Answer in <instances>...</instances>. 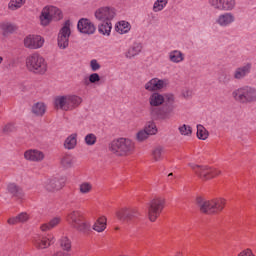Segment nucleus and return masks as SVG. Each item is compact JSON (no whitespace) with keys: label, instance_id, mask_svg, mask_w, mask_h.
<instances>
[{"label":"nucleus","instance_id":"412c9836","mask_svg":"<svg viewBox=\"0 0 256 256\" xmlns=\"http://www.w3.org/2000/svg\"><path fill=\"white\" fill-rule=\"evenodd\" d=\"M165 103V96L159 92H153L149 97L150 109H158Z\"/></svg>","mask_w":256,"mask_h":256},{"label":"nucleus","instance_id":"79ce46f5","mask_svg":"<svg viewBox=\"0 0 256 256\" xmlns=\"http://www.w3.org/2000/svg\"><path fill=\"white\" fill-rule=\"evenodd\" d=\"M86 145L93 146L97 143V136L93 133L87 134L84 138Z\"/></svg>","mask_w":256,"mask_h":256},{"label":"nucleus","instance_id":"3c124183","mask_svg":"<svg viewBox=\"0 0 256 256\" xmlns=\"http://www.w3.org/2000/svg\"><path fill=\"white\" fill-rule=\"evenodd\" d=\"M166 101L170 105H173V103H175V96L173 94L166 95Z\"/></svg>","mask_w":256,"mask_h":256},{"label":"nucleus","instance_id":"2eb2a0df","mask_svg":"<svg viewBox=\"0 0 256 256\" xmlns=\"http://www.w3.org/2000/svg\"><path fill=\"white\" fill-rule=\"evenodd\" d=\"M77 29L80 33H83L84 35H93L95 31H97L95 24H93V22H91V20L87 18H81L78 21Z\"/></svg>","mask_w":256,"mask_h":256},{"label":"nucleus","instance_id":"c9c22d12","mask_svg":"<svg viewBox=\"0 0 256 256\" xmlns=\"http://www.w3.org/2000/svg\"><path fill=\"white\" fill-rule=\"evenodd\" d=\"M198 139L205 141L209 137V131L205 128V126L198 124L197 125V133H196Z\"/></svg>","mask_w":256,"mask_h":256},{"label":"nucleus","instance_id":"4be33fe9","mask_svg":"<svg viewBox=\"0 0 256 256\" xmlns=\"http://www.w3.org/2000/svg\"><path fill=\"white\" fill-rule=\"evenodd\" d=\"M252 67L253 65L251 63H246L243 66L236 68V70L234 71V79H245V77H247V75L251 73Z\"/></svg>","mask_w":256,"mask_h":256},{"label":"nucleus","instance_id":"f03ea898","mask_svg":"<svg viewBox=\"0 0 256 256\" xmlns=\"http://www.w3.org/2000/svg\"><path fill=\"white\" fill-rule=\"evenodd\" d=\"M83 103V98L75 94L59 95L54 97V109L60 111H75Z\"/></svg>","mask_w":256,"mask_h":256},{"label":"nucleus","instance_id":"b1692460","mask_svg":"<svg viewBox=\"0 0 256 256\" xmlns=\"http://www.w3.org/2000/svg\"><path fill=\"white\" fill-rule=\"evenodd\" d=\"M31 216L27 212H21L17 216L10 217L7 220L8 225H18V223H27Z\"/></svg>","mask_w":256,"mask_h":256},{"label":"nucleus","instance_id":"423d86ee","mask_svg":"<svg viewBox=\"0 0 256 256\" xmlns=\"http://www.w3.org/2000/svg\"><path fill=\"white\" fill-rule=\"evenodd\" d=\"M226 205L227 200H225V198H215L200 203V211L201 213H207L208 215L221 213V211L225 209Z\"/></svg>","mask_w":256,"mask_h":256},{"label":"nucleus","instance_id":"a878e982","mask_svg":"<svg viewBox=\"0 0 256 256\" xmlns=\"http://www.w3.org/2000/svg\"><path fill=\"white\" fill-rule=\"evenodd\" d=\"M47 112V105L43 102H37L32 106V113L37 117H43Z\"/></svg>","mask_w":256,"mask_h":256},{"label":"nucleus","instance_id":"f257e3e1","mask_svg":"<svg viewBox=\"0 0 256 256\" xmlns=\"http://www.w3.org/2000/svg\"><path fill=\"white\" fill-rule=\"evenodd\" d=\"M66 222L72 229L82 233V235H89L91 233V223L85 218V214L80 210H72L66 215Z\"/></svg>","mask_w":256,"mask_h":256},{"label":"nucleus","instance_id":"8fccbe9b","mask_svg":"<svg viewBox=\"0 0 256 256\" xmlns=\"http://www.w3.org/2000/svg\"><path fill=\"white\" fill-rule=\"evenodd\" d=\"M4 133H13L15 131V125L13 123H8L3 128Z\"/></svg>","mask_w":256,"mask_h":256},{"label":"nucleus","instance_id":"f8f14e48","mask_svg":"<svg viewBox=\"0 0 256 256\" xmlns=\"http://www.w3.org/2000/svg\"><path fill=\"white\" fill-rule=\"evenodd\" d=\"M208 5L215 11H233L237 3L235 0H208Z\"/></svg>","mask_w":256,"mask_h":256},{"label":"nucleus","instance_id":"2f4dec72","mask_svg":"<svg viewBox=\"0 0 256 256\" xmlns=\"http://www.w3.org/2000/svg\"><path fill=\"white\" fill-rule=\"evenodd\" d=\"M64 147L68 150L75 149L77 147V133L69 135L64 141Z\"/></svg>","mask_w":256,"mask_h":256},{"label":"nucleus","instance_id":"f704fd0d","mask_svg":"<svg viewBox=\"0 0 256 256\" xmlns=\"http://www.w3.org/2000/svg\"><path fill=\"white\" fill-rule=\"evenodd\" d=\"M79 193L81 195H89L93 191V183L84 181L79 184Z\"/></svg>","mask_w":256,"mask_h":256},{"label":"nucleus","instance_id":"f3484780","mask_svg":"<svg viewBox=\"0 0 256 256\" xmlns=\"http://www.w3.org/2000/svg\"><path fill=\"white\" fill-rule=\"evenodd\" d=\"M24 159L32 163H41L45 159V153L39 149H29L24 152Z\"/></svg>","mask_w":256,"mask_h":256},{"label":"nucleus","instance_id":"473e14b6","mask_svg":"<svg viewBox=\"0 0 256 256\" xmlns=\"http://www.w3.org/2000/svg\"><path fill=\"white\" fill-rule=\"evenodd\" d=\"M61 165L64 169H71L75 165V157L70 154H66L61 159Z\"/></svg>","mask_w":256,"mask_h":256},{"label":"nucleus","instance_id":"a19ab883","mask_svg":"<svg viewBox=\"0 0 256 256\" xmlns=\"http://www.w3.org/2000/svg\"><path fill=\"white\" fill-rule=\"evenodd\" d=\"M178 131L181 135H184L186 137H191V135H193V128H191V126L187 124L179 126Z\"/></svg>","mask_w":256,"mask_h":256},{"label":"nucleus","instance_id":"7c9ffc66","mask_svg":"<svg viewBox=\"0 0 256 256\" xmlns=\"http://www.w3.org/2000/svg\"><path fill=\"white\" fill-rule=\"evenodd\" d=\"M169 60L172 63H181L185 61V55L179 50H174L169 53Z\"/></svg>","mask_w":256,"mask_h":256},{"label":"nucleus","instance_id":"dca6fc26","mask_svg":"<svg viewBox=\"0 0 256 256\" xmlns=\"http://www.w3.org/2000/svg\"><path fill=\"white\" fill-rule=\"evenodd\" d=\"M116 217L120 221H131L139 217V212L135 208H122L116 212Z\"/></svg>","mask_w":256,"mask_h":256},{"label":"nucleus","instance_id":"39448f33","mask_svg":"<svg viewBox=\"0 0 256 256\" xmlns=\"http://www.w3.org/2000/svg\"><path fill=\"white\" fill-rule=\"evenodd\" d=\"M232 97L238 103L247 104L255 103L256 89L251 86H243L232 92Z\"/></svg>","mask_w":256,"mask_h":256},{"label":"nucleus","instance_id":"c85d7f7f","mask_svg":"<svg viewBox=\"0 0 256 256\" xmlns=\"http://www.w3.org/2000/svg\"><path fill=\"white\" fill-rule=\"evenodd\" d=\"M116 31L120 35H125V33H129V31H131V24L122 20L116 24Z\"/></svg>","mask_w":256,"mask_h":256},{"label":"nucleus","instance_id":"6e6552de","mask_svg":"<svg viewBox=\"0 0 256 256\" xmlns=\"http://www.w3.org/2000/svg\"><path fill=\"white\" fill-rule=\"evenodd\" d=\"M191 168L202 181H209L221 175V170L209 166L192 165Z\"/></svg>","mask_w":256,"mask_h":256},{"label":"nucleus","instance_id":"aec40b11","mask_svg":"<svg viewBox=\"0 0 256 256\" xmlns=\"http://www.w3.org/2000/svg\"><path fill=\"white\" fill-rule=\"evenodd\" d=\"M165 85V80H161L159 78H152L144 85V89H146V91L154 93L155 91H161V89H163Z\"/></svg>","mask_w":256,"mask_h":256},{"label":"nucleus","instance_id":"ea45409f","mask_svg":"<svg viewBox=\"0 0 256 256\" xmlns=\"http://www.w3.org/2000/svg\"><path fill=\"white\" fill-rule=\"evenodd\" d=\"M0 29H2L4 33H15V31H17V26L10 22H2L0 23Z\"/></svg>","mask_w":256,"mask_h":256},{"label":"nucleus","instance_id":"c03bdc74","mask_svg":"<svg viewBox=\"0 0 256 256\" xmlns=\"http://www.w3.org/2000/svg\"><path fill=\"white\" fill-rule=\"evenodd\" d=\"M145 130L150 135H155L157 133V125H155V122H148L146 124Z\"/></svg>","mask_w":256,"mask_h":256},{"label":"nucleus","instance_id":"9d476101","mask_svg":"<svg viewBox=\"0 0 256 256\" xmlns=\"http://www.w3.org/2000/svg\"><path fill=\"white\" fill-rule=\"evenodd\" d=\"M69 37H71V22L67 20L58 33L59 49H67L69 47Z\"/></svg>","mask_w":256,"mask_h":256},{"label":"nucleus","instance_id":"5701e85b","mask_svg":"<svg viewBox=\"0 0 256 256\" xmlns=\"http://www.w3.org/2000/svg\"><path fill=\"white\" fill-rule=\"evenodd\" d=\"M7 191L10 192L12 197L17 198L20 201H23L25 199V192H23V189L15 183H10L7 186Z\"/></svg>","mask_w":256,"mask_h":256},{"label":"nucleus","instance_id":"1a4fd4ad","mask_svg":"<svg viewBox=\"0 0 256 256\" xmlns=\"http://www.w3.org/2000/svg\"><path fill=\"white\" fill-rule=\"evenodd\" d=\"M163 209H165V200L163 198L156 197L152 199L148 206V219L155 223L163 213Z\"/></svg>","mask_w":256,"mask_h":256},{"label":"nucleus","instance_id":"09e8293b","mask_svg":"<svg viewBox=\"0 0 256 256\" xmlns=\"http://www.w3.org/2000/svg\"><path fill=\"white\" fill-rule=\"evenodd\" d=\"M90 67L92 71H99L101 69V64H99L96 59H93L90 62Z\"/></svg>","mask_w":256,"mask_h":256},{"label":"nucleus","instance_id":"a18cd8bd","mask_svg":"<svg viewBox=\"0 0 256 256\" xmlns=\"http://www.w3.org/2000/svg\"><path fill=\"white\" fill-rule=\"evenodd\" d=\"M45 189L47 191H57V187L55 186V183L53 182V178L52 179H48L45 182Z\"/></svg>","mask_w":256,"mask_h":256},{"label":"nucleus","instance_id":"a211bd4d","mask_svg":"<svg viewBox=\"0 0 256 256\" xmlns=\"http://www.w3.org/2000/svg\"><path fill=\"white\" fill-rule=\"evenodd\" d=\"M235 21H236L235 14L231 12L222 13L216 19V23L220 27H230V25H233Z\"/></svg>","mask_w":256,"mask_h":256},{"label":"nucleus","instance_id":"6ab92c4d","mask_svg":"<svg viewBox=\"0 0 256 256\" xmlns=\"http://www.w3.org/2000/svg\"><path fill=\"white\" fill-rule=\"evenodd\" d=\"M173 113V107L150 108V115L156 119H169Z\"/></svg>","mask_w":256,"mask_h":256},{"label":"nucleus","instance_id":"0eeeda50","mask_svg":"<svg viewBox=\"0 0 256 256\" xmlns=\"http://www.w3.org/2000/svg\"><path fill=\"white\" fill-rule=\"evenodd\" d=\"M53 19L56 21L63 19V12H61V9L55 6H47L43 8L40 15L41 25H43V27H47V25H49Z\"/></svg>","mask_w":256,"mask_h":256},{"label":"nucleus","instance_id":"bb28decb","mask_svg":"<svg viewBox=\"0 0 256 256\" xmlns=\"http://www.w3.org/2000/svg\"><path fill=\"white\" fill-rule=\"evenodd\" d=\"M59 223H61V217H54L48 223L42 224L40 229L41 231H51V229H55Z\"/></svg>","mask_w":256,"mask_h":256},{"label":"nucleus","instance_id":"20e7f679","mask_svg":"<svg viewBox=\"0 0 256 256\" xmlns=\"http://www.w3.org/2000/svg\"><path fill=\"white\" fill-rule=\"evenodd\" d=\"M26 67L37 75H45L47 73V61L39 53H33L26 58Z\"/></svg>","mask_w":256,"mask_h":256},{"label":"nucleus","instance_id":"9b49d317","mask_svg":"<svg viewBox=\"0 0 256 256\" xmlns=\"http://www.w3.org/2000/svg\"><path fill=\"white\" fill-rule=\"evenodd\" d=\"M95 18L97 21L103 22H111L113 19H115V15L117 13L115 12V8L105 6V7H100L95 11Z\"/></svg>","mask_w":256,"mask_h":256},{"label":"nucleus","instance_id":"7ed1b4c3","mask_svg":"<svg viewBox=\"0 0 256 256\" xmlns=\"http://www.w3.org/2000/svg\"><path fill=\"white\" fill-rule=\"evenodd\" d=\"M109 151L117 157H127L135 152V143L129 138L114 139L109 144Z\"/></svg>","mask_w":256,"mask_h":256},{"label":"nucleus","instance_id":"de8ad7c7","mask_svg":"<svg viewBox=\"0 0 256 256\" xmlns=\"http://www.w3.org/2000/svg\"><path fill=\"white\" fill-rule=\"evenodd\" d=\"M88 79L89 83H99V81H101V76H99L97 73H92Z\"/></svg>","mask_w":256,"mask_h":256},{"label":"nucleus","instance_id":"ddd939ff","mask_svg":"<svg viewBox=\"0 0 256 256\" xmlns=\"http://www.w3.org/2000/svg\"><path fill=\"white\" fill-rule=\"evenodd\" d=\"M32 243L36 249H48L52 243H55V237L51 234L47 236L36 235L33 237Z\"/></svg>","mask_w":256,"mask_h":256},{"label":"nucleus","instance_id":"e433bc0d","mask_svg":"<svg viewBox=\"0 0 256 256\" xmlns=\"http://www.w3.org/2000/svg\"><path fill=\"white\" fill-rule=\"evenodd\" d=\"M168 3H169V0H156L152 8L154 13H159L160 11H163V9L167 7Z\"/></svg>","mask_w":256,"mask_h":256},{"label":"nucleus","instance_id":"603ef678","mask_svg":"<svg viewBox=\"0 0 256 256\" xmlns=\"http://www.w3.org/2000/svg\"><path fill=\"white\" fill-rule=\"evenodd\" d=\"M169 179H173V173L168 174Z\"/></svg>","mask_w":256,"mask_h":256},{"label":"nucleus","instance_id":"c756f323","mask_svg":"<svg viewBox=\"0 0 256 256\" xmlns=\"http://www.w3.org/2000/svg\"><path fill=\"white\" fill-rule=\"evenodd\" d=\"M142 49L143 45H141V43H134L133 46L128 49L126 57H128V59H131L132 57L139 55Z\"/></svg>","mask_w":256,"mask_h":256},{"label":"nucleus","instance_id":"58836bf2","mask_svg":"<svg viewBox=\"0 0 256 256\" xmlns=\"http://www.w3.org/2000/svg\"><path fill=\"white\" fill-rule=\"evenodd\" d=\"M26 1L27 0H10L8 9H10V11H17V9H21V7L25 5Z\"/></svg>","mask_w":256,"mask_h":256},{"label":"nucleus","instance_id":"49530a36","mask_svg":"<svg viewBox=\"0 0 256 256\" xmlns=\"http://www.w3.org/2000/svg\"><path fill=\"white\" fill-rule=\"evenodd\" d=\"M149 135H151L150 133H148L145 129L144 130H140L136 137L139 141H145V139H147L149 137Z\"/></svg>","mask_w":256,"mask_h":256},{"label":"nucleus","instance_id":"864d4df0","mask_svg":"<svg viewBox=\"0 0 256 256\" xmlns=\"http://www.w3.org/2000/svg\"><path fill=\"white\" fill-rule=\"evenodd\" d=\"M3 63V58L0 56V65Z\"/></svg>","mask_w":256,"mask_h":256},{"label":"nucleus","instance_id":"4c0bfd02","mask_svg":"<svg viewBox=\"0 0 256 256\" xmlns=\"http://www.w3.org/2000/svg\"><path fill=\"white\" fill-rule=\"evenodd\" d=\"M60 243V247L61 249H63V251H71V247H72V243H71V239H69V237L67 236H62L59 240Z\"/></svg>","mask_w":256,"mask_h":256},{"label":"nucleus","instance_id":"72a5a7b5","mask_svg":"<svg viewBox=\"0 0 256 256\" xmlns=\"http://www.w3.org/2000/svg\"><path fill=\"white\" fill-rule=\"evenodd\" d=\"M111 29H113V24L111 22H102L98 26L99 33H101V35H107V37L111 35Z\"/></svg>","mask_w":256,"mask_h":256},{"label":"nucleus","instance_id":"393cba45","mask_svg":"<svg viewBox=\"0 0 256 256\" xmlns=\"http://www.w3.org/2000/svg\"><path fill=\"white\" fill-rule=\"evenodd\" d=\"M107 229V217L100 216L93 225V230L97 233H103Z\"/></svg>","mask_w":256,"mask_h":256},{"label":"nucleus","instance_id":"cd10ccee","mask_svg":"<svg viewBox=\"0 0 256 256\" xmlns=\"http://www.w3.org/2000/svg\"><path fill=\"white\" fill-rule=\"evenodd\" d=\"M164 157H165V150H163V147L161 146L155 147L151 151V158L154 162L163 161Z\"/></svg>","mask_w":256,"mask_h":256},{"label":"nucleus","instance_id":"4468645a","mask_svg":"<svg viewBox=\"0 0 256 256\" xmlns=\"http://www.w3.org/2000/svg\"><path fill=\"white\" fill-rule=\"evenodd\" d=\"M45 44V39L40 35H28L24 38V46L27 49H41Z\"/></svg>","mask_w":256,"mask_h":256},{"label":"nucleus","instance_id":"37998d69","mask_svg":"<svg viewBox=\"0 0 256 256\" xmlns=\"http://www.w3.org/2000/svg\"><path fill=\"white\" fill-rule=\"evenodd\" d=\"M52 180L56 187V191H59L60 189H63V187H65V178H52Z\"/></svg>","mask_w":256,"mask_h":256}]
</instances>
